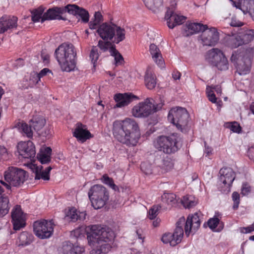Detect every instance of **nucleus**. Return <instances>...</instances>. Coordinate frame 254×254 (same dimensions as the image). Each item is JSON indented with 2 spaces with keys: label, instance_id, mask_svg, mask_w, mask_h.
Returning <instances> with one entry per match:
<instances>
[{
  "label": "nucleus",
  "instance_id": "49530a36",
  "mask_svg": "<svg viewBox=\"0 0 254 254\" xmlns=\"http://www.w3.org/2000/svg\"><path fill=\"white\" fill-rule=\"evenodd\" d=\"M102 180L103 182L105 184L108 185L113 190L115 191H119V188L114 184L113 179L110 178L107 175H104L102 177Z\"/></svg>",
  "mask_w": 254,
  "mask_h": 254
},
{
  "label": "nucleus",
  "instance_id": "0e129e2a",
  "mask_svg": "<svg viewBox=\"0 0 254 254\" xmlns=\"http://www.w3.org/2000/svg\"><path fill=\"white\" fill-rule=\"evenodd\" d=\"M186 222L185 218L184 216L181 217L176 223V227L183 228V226L185 223H186Z\"/></svg>",
  "mask_w": 254,
  "mask_h": 254
},
{
  "label": "nucleus",
  "instance_id": "bf43d9fd",
  "mask_svg": "<svg viewBox=\"0 0 254 254\" xmlns=\"http://www.w3.org/2000/svg\"><path fill=\"white\" fill-rule=\"evenodd\" d=\"M230 128L232 131L236 133L241 132L242 129V127L240 126L239 124L236 122H234L231 124Z\"/></svg>",
  "mask_w": 254,
  "mask_h": 254
},
{
  "label": "nucleus",
  "instance_id": "e2e57ef3",
  "mask_svg": "<svg viewBox=\"0 0 254 254\" xmlns=\"http://www.w3.org/2000/svg\"><path fill=\"white\" fill-rule=\"evenodd\" d=\"M244 25V23L235 19H232L230 23L231 26L232 27H241Z\"/></svg>",
  "mask_w": 254,
  "mask_h": 254
},
{
  "label": "nucleus",
  "instance_id": "aec40b11",
  "mask_svg": "<svg viewBox=\"0 0 254 254\" xmlns=\"http://www.w3.org/2000/svg\"><path fill=\"white\" fill-rule=\"evenodd\" d=\"M165 19L167 21L169 28L173 29L176 25L183 23L186 20V17L174 13L173 10L168 8L165 14Z\"/></svg>",
  "mask_w": 254,
  "mask_h": 254
},
{
  "label": "nucleus",
  "instance_id": "37998d69",
  "mask_svg": "<svg viewBox=\"0 0 254 254\" xmlns=\"http://www.w3.org/2000/svg\"><path fill=\"white\" fill-rule=\"evenodd\" d=\"M142 172L146 175H150L154 173L155 168L149 162H144L140 165Z\"/></svg>",
  "mask_w": 254,
  "mask_h": 254
},
{
  "label": "nucleus",
  "instance_id": "6ab92c4d",
  "mask_svg": "<svg viewBox=\"0 0 254 254\" xmlns=\"http://www.w3.org/2000/svg\"><path fill=\"white\" fill-rule=\"evenodd\" d=\"M66 8L68 13L75 16L77 18L80 17L82 22L86 23L89 22V14L88 11L84 8L73 4H67Z\"/></svg>",
  "mask_w": 254,
  "mask_h": 254
},
{
  "label": "nucleus",
  "instance_id": "cd10ccee",
  "mask_svg": "<svg viewBox=\"0 0 254 254\" xmlns=\"http://www.w3.org/2000/svg\"><path fill=\"white\" fill-rule=\"evenodd\" d=\"M4 191V189L0 185V217H2L6 215L10 209L9 200L8 196L4 194L2 195Z\"/></svg>",
  "mask_w": 254,
  "mask_h": 254
},
{
  "label": "nucleus",
  "instance_id": "2eb2a0df",
  "mask_svg": "<svg viewBox=\"0 0 254 254\" xmlns=\"http://www.w3.org/2000/svg\"><path fill=\"white\" fill-rule=\"evenodd\" d=\"M67 5L64 7H54L49 9L43 15L42 23L45 20L58 19L66 20V18L63 17L60 14L67 12Z\"/></svg>",
  "mask_w": 254,
  "mask_h": 254
},
{
  "label": "nucleus",
  "instance_id": "9b49d317",
  "mask_svg": "<svg viewBox=\"0 0 254 254\" xmlns=\"http://www.w3.org/2000/svg\"><path fill=\"white\" fill-rule=\"evenodd\" d=\"M231 60L237 64V71L240 75H246L250 72L251 60L245 50H237L233 52Z\"/></svg>",
  "mask_w": 254,
  "mask_h": 254
},
{
  "label": "nucleus",
  "instance_id": "c03bdc74",
  "mask_svg": "<svg viewBox=\"0 0 254 254\" xmlns=\"http://www.w3.org/2000/svg\"><path fill=\"white\" fill-rule=\"evenodd\" d=\"M163 201L169 205H173L177 202L176 195L172 193H165L162 196Z\"/></svg>",
  "mask_w": 254,
  "mask_h": 254
},
{
  "label": "nucleus",
  "instance_id": "7ed1b4c3",
  "mask_svg": "<svg viewBox=\"0 0 254 254\" xmlns=\"http://www.w3.org/2000/svg\"><path fill=\"white\" fill-rule=\"evenodd\" d=\"M76 52L74 46L64 43L55 50V56L64 71L69 72L74 69L76 64Z\"/></svg>",
  "mask_w": 254,
  "mask_h": 254
},
{
  "label": "nucleus",
  "instance_id": "39448f33",
  "mask_svg": "<svg viewBox=\"0 0 254 254\" xmlns=\"http://www.w3.org/2000/svg\"><path fill=\"white\" fill-rule=\"evenodd\" d=\"M181 137L177 133L170 136H160L154 142L155 147L166 154L174 153L181 147Z\"/></svg>",
  "mask_w": 254,
  "mask_h": 254
},
{
  "label": "nucleus",
  "instance_id": "20e7f679",
  "mask_svg": "<svg viewBox=\"0 0 254 254\" xmlns=\"http://www.w3.org/2000/svg\"><path fill=\"white\" fill-rule=\"evenodd\" d=\"M97 33L104 41H112L117 44L126 39L125 29L115 23L103 22L97 29Z\"/></svg>",
  "mask_w": 254,
  "mask_h": 254
},
{
  "label": "nucleus",
  "instance_id": "b1692460",
  "mask_svg": "<svg viewBox=\"0 0 254 254\" xmlns=\"http://www.w3.org/2000/svg\"><path fill=\"white\" fill-rule=\"evenodd\" d=\"M62 253L63 254H85V249L67 241L63 244Z\"/></svg>",
  "mask_w": 254,
  "mask_h": 254
},
{
  "label": "nucleus",
  "instance_id": "4468645a",
  "mask_svg": "<svg viewBox=\"0 0 254 254\" xmlns=\"http://www.w3.org/2000/svg\"><path fill=\"white\" fill-rule=\"evenodd\" d=\"M201 40L204 45L214 46L219 40V34L215 27H211L204 30L201 36Z\"/></svg>",
  "mask_w": 254,
  "mask_h": 254
},
{
  "label": "nucleus",
  "instance_id": "f8f14e48",
  "mask_svg": "<svg viewBox=\"0 0 254 254\" xmlns=\"http://www.w3.org/2000/svg\"><path fill=\"white\" fill-rule=\"evenodd\" d=\"M54 224L52 221H36L33 224V230L36 236L44 239L50 237L53 234Z\"/></svg>",
  "mask_w": 254,
  "mask_h": 254
},
{
  "label": "nucleus",
  "instance_id": "13d9d810",
  "mask_svg": "<svg viewBox=\"0 0 254 254\" xmlns=\"http://www.w3.org/2000/svg\"><path fill=\"white\" fill-rule=\"evenodd\" d=\"M251 190V186L247 183H244L241 189V193L243 195H248Z\"/></svg>",
  "mask_w": 254,
  "mask_h": 254
},
{
  "label": "nucleus",
  "instance_id": "3c124183",
  "mask_svg": "<svg viewBox=\"0 0 254 254\" xmlns=\"http://www.w3.org/2000/svg\"><path fill=\"white\" fill-rule=\"evenodd\" d=\"M161 207V206L159 205H153L149 210L148 217L150 219L155 218L158 214L159 211Z\"/></svg>",
  "mask_w": 254,
  "mask_h": 254
},
{
  "label": "nucleus",
  "instance_id": "393cba45",
  "mask_svg": "<svg viewBox=\"0 0 254 254\" xmlns=\"http://www.w3.org/2000/svg\"><path fill=\"white\" fill-rule=\"evenodd\" d=\"M31 169L35 174V180L43 179L44 181L50 180V172L52 169L51 166H49L44 170H42L43 167L42 166H37L36 165H32Z\"/></svg>",
  "mask_w": 254,
  "mask_h": 254
},
{
  "label": "nucleus",
  "instance_id": "6e6552de",
  "mask_svg": "<svg viewBox=\"0 0 254 254\" xmlns=\"http://www.w3.org/2000/svg\"><path fill=\"white\" fill-rule=\"evenodd\" d=\"M28 173L16 167H9L4 173V180L10 184L11 187L19 188L28 179Z\"/></svg>",
  "mask_w": 254,
  "mask_h": 254
},
{
  "label": "nucleus",
  "instance_id": "5fc2aeb1",
  "mask_svg": "<svg viewBox=\"0 0 254 254\" xmlns=\"http://www.w3.org/2000/svg\"><path fill=\"white\" fill-rule=\"evenodd\" d=\"M99 54L98 53V49L96 46H93L90 54V58L91 60L92 63L95 66V64L99 58Z\"/></svg>",
  "mask_w": 254,
  "mask_h": 254
},
{
  "label": "nucleus",
  "instance_id": "603ef678",
  "mask_svg": "<svg viewBox=\"0 0 254 254\" xmlns=\"http://www.w3.org/2000/svg\"><path fill=\"white\" fill-rule=\"evenodd\" d=\"M170 233H165L162 236L161 240L164 244L169 243L171 246H175L176 245H174L172 243L173 241H175V238Z\"/></svg>",
  "mask_w": 254,
  "mask_h": 254
},
{
  "label": "nucleus",
  "instance_id": "864d4df0",
  "mask_svg": "<svg viewBox=\"0 0 254 254\" xmlns=\"http://www.w3.org/2000/svg\"><path fill=\"white\" fill-rule=\"evenodd\" d=\"M219 224L220 220L216 216L210 218L207 221L208 226L212 230L215 229Z\"/></svg>",
  "mask_w": 254,
  "mask_h": 254
},
{
  "label": "nucleus",
  "instance_id": "de8ad7c7",
  "mask_svg": "<svg viewBox=\"0 0 254 254\" xmlns=\"http://www.w3.org/2000/svg\"><path fill=\"white\" fill-rule=\"evenodd\" d=\"M209 88H212V86H207L206 87V91L208 100L212 103H216L217 105L220 106L221 103H222L221 101H219V102L217 101V99L216 97L215 94L211 89H209Z\"/></svg>",
  "mask_w": 254,
  "mask_h": 254
},
{
  "label": "nucleus",
  "instance_id": "69168bd1",
  "mask_svg": "<svg viewBox=\"0 0 254 254\" xmlns=\"http://www.w3.org/2000/svg\"><path fill=\"white\" fill-rule=\"evenodd\" d=\"M181 74L179 71H174L172 73V77L174 80L180 79Z\"/></svg>",
  "mask_w": 254,
  "mask_h": 254
},
{
  "label": "nucleus",
  "instance_id": "a878e982",
  "mask_svg": "<svg viewBox=\"0 0 254 254\" xmlns=\"http://www.w3.org/2000/svg\"><path fill=\"white\" fill-rule=\"evenodd\" d=\"M17 18L2 17L0 18V33H3L8 29L17 27Z\"/></svg>",
  "mask_w": 254,
  "mask_h": 254
},
{
  "label": "nucleus",
  "instance_id": "6e6d98bb",
  "mask_svg": "<svg viewBox=\"0 0 254 254\" xmlns=\"http://www.w3.org/2000/svg\"><path fill=\"white\" fill-rule=\"evenodd\" d=\"M232 198L234 202L233 209L234 210H237L239 207V205L240 204V197L239 193L236 191L233 192L232 194Z\"/></svg>",
  "mask_w": 254,
  "mask_h": 254
},
{
  "label": "nucleus",
  "instance_id": "09e8293b",
  "mask_svg": "<svg viewBox=\"0 0 254 254\" xmlns=\"http://www.w3.org/2000/svg\"><path fill=\"white\" fill-rule=\"evenodd\" d=\"M110 41H104L103 40H100L98 41L97 46L103 52H106L108 49L110 50L111 46H115V45H112V43Z\"/></svg>",
  "mask_w": 254,
  "mask_h": 254
},
{
  "label": "nucleus",
  "instance_id": "f03ea898",
  "mask_svg": "<svg viewBox=\"0 0 254 254\" xmlns=\"http://www.w3.org/2000/svg\"><path fill=\"white\" fill-rule=\"evenodd\" d=\"M113 132L115 138L127 145H135L140 136L138 124L134 120L129 118L114 122Z\"/></svg>",
  "mask_w": 254,
  "mask_h": 254
},
{
  "label": "nucleus",
  "instance_id": "58836bf2",
  "mask_svg": "<svg viewBox=\"0 0 254 254\" xmlns=\"http://www.w3.org/2000/svg\"><path fill=\"white\" fill-rule=\"evenodd\" d=\"M111 56L114 57L116 66L123 65L124 64V59L122 55L116 49L115 46H111L110 49Z\"/></svg>",
  "mask_w": 254,
  "mask_h": 254
},
{
  "label": "nucleus",
  "instance_id": "5701e85b",
  "mask_svg": "<svg viewBox=\"0 0 254 254\" xmlns=\"http://www.w3.org/2000/svg\"><path fill=\"white\" fill-rule=\"evenodd\" d=\"M76 126V128L73 132V135L78 140L83 142L92 137L91 133L87 130L86 126L80 123H78Z\"/></svg>",
  "mask_w": 254,
  "mask_h": 254
},
{
  "label": "nucleus",
  "instance_id": "052dcab7",
  "mask_svg": "<svg viewBox=\"0 0 254 254\" xmlns=\"http://www.w3.org/2000/svg\"><path fill=\"white\" fill-rule=\"evenodd\" d=\"M48 72H51V71L47 68H45L41 70L38 74H36L35 77L36 80H37L36 83H38V80H40L41 77L46 75Z\"/></svg>",
  "mask_w": 254,
  "mask_h": 254
},
{
  "label": "nucleus",
  "instance_id": "c756f323",
  "mask_svg": "<svg viewBox=\"0 0 254 254\" xmlns=\"http://www.w3.org/2000/svg\"><path fill=\"white\" fill-rule=\"evenodd\" d=\"M52 149L50 147L41 148L39 153L37 154V157L42 164H48L50 162L51 158Z\"/></svg>",
  "mask_w": 254,
  "mask_h": 254
},
{
  "label": "nucleus",
  "instance_id": "f257e3e1",
  "mask_svg": "<svg viewBox=\"0 0 254 254\" xmlns=\"http://www.w3.org/2000/svg\"><path fill=\"white\" fill-rule=\"evenodd\" d=\"M86 233L89 246L95 247L90 254H106L112 248L111 244L115 238L114 231L108 226L92 225L88 227Z\"/></svg>",
  "mask_w": 254,
  "mask_h": 254
},
{
  "label": "nucleus",
  "instance_id": "7c9ffc66",
  "mask_svg": "<svg viewBox=\"0 0 254 254\" xmlns=\"http://www.w3.org/2000/svg\"><path fill=\"white\" fill-rule=\"evenodd\" d=\"M145 6L153 12L160 11L163 7V0H144Z\"/></svg>",
  "mask_w": 254,
  "mask_h": 254
},
{
  "label": "nucleus",
  "instance_id": "f3484780",
  "mask_svg": "<svg viewBox=\"0 0 254 254\" xmlns=\"http://www.w3.org/2000/svg\"><path fill=\"white\" fill-rule=\"evenodd\" d=\"M11 218L14 230H19L25 226V217L20 205H16L12 209Z\"/></svg>",
  "mask_w": 254,
  "mask_h": 254
},
{
  "label": "nucleus",
  "instance_id": "680f3d73",
  "mask_svg": "<svg viewBox=\"0 0 254 254\" xmlns=\"http://www.w3.org/2000/svg\"><path fill=\"white\" fill-rule=\"evenodd\" d=\"M254 231V222L250 226L243 227L241 232L244 233H250Z\"/></svg>",
  "mask_w": 254,
  "mask_h": 254
},
{
  "label": "nucleus",
  "instance_id": "dca6fc26",
  "mask_svg": "<svg viewBox=\"0 0 254 254\" xmlns=\"http://www.w3.org/2000/svg\"><path fill=\"white\" fill-rule=\"evenodd\" d=\"M17 150L19 155L24 158H34L36 155L35 146L30 140L19 142L17 145Z\"/></svg>",
  "mask_w": 254,
  "mask_h": 254
},
{
  "label": "nucleus",
  "instance_id": "423d86ee",
  "mask_svg": "<svg viewBox=\"0 0 254 254\" xmlns=\"http://www.w3.org/2000/svg\"><path fill=\"white\" fill-rule=\"evenodd\" d=\"M159 99L160 102L156 103L155 105L152 98H147L144 102L139 103L132 108L133 116L137 118L147 117L152 113L160 110L164 105V101L161 97Z\"/></svg>",
  "mask_w": 254,
  "mask_h": 254
},
{
  "label": "nucleus",
  "instance_id": "ddd939ff",
  "mask_svg": "<svg viewBox=\"0 0 254 254\" xmlns=\"http://www.w3.org/2000/svg\"><path fill=\"white\" fill-rule=\"evenodd\" d=\"M220 174V181L222 183L226 189L224 192H228L230 191V188L235 179V173L229 167H223L219 171Z\"/></svg>",
  "mask_w": 254,
  "mask_h": 254
},
{
  "label": "nucleus",
  "instance_id": "412c9836",
  "mask_svg": "<svg viewBox=\"0 0 254 254\" xmlns=\"http://www.w3.org/2000/svg\"><path fill=\"white\" fill-rule=\"evenodd\" d=\"M208 28L207 25H203L199 23H186L183 27V34L185 37H189L193 34L203 32L204 30Z\"/></svg>",
  "mask_w": 254,
  "mask_h": 254
},
{
  "label": "nucleus",
  "instance_id": "72a5a7b5",
  "mask_svg": "<svg viewBox=\"0 0 254 254\" xmlns=\"http://www.w3.org/2000/svg\"><path fill=\"white\" fill-rule=\"evenodd\" d=\"M46 122V120L43 117H36L30 120L31 127L38 133L45 125Z\"/></svg>",
  "mask_w": 254,
  "mask_h": 254
},
{
  "label": "nucleus",
  "instance_id": "c9c22d12",
  "mask_svg": "<svg viewBox=\"0 0 254 254\" xmlns=\"http://www.w3.org/2000/svg\"><path fill=\"white\" fill-rule=\"evenodd\" d=\"M144 81L145 85L148 89H153L156 85V76L151 72L147 71L144 77Z\"/></svg>",
  "mask_w": 254,
  "mask_h": 254
},
{
  "label": "nucleus",
  "instance_id": "4c0bfd02",
  "mask_svg": "<svg viewBox=\"0 0 254 254\" xmlns=\"http://www.w3.org/2000/svg\"><path fill=\"white\" fill-rule=\"evenodd\" d=\"M65 218L72 222H75L78 220H83L85 218V214L83 213L78 214L76 210L72 208L68 211L66 214Z\"/></svg>",
  "mask_w": 254,
  "mask_h": 254
},
{
  "label": "nucleus",
  "instance_id": "bb28decb",
  "mask_svg": "<svg viewBox=\"0 0 254 254\" xmlns=\"http://www.w3.org/2000/svg\"><path fill=\"white\" fill-rule=\"evenodd\" d=\"M224 32L226 34V36L224 38V43L227 46L234 49L242 45V41L241 37L239 35H235L232 32L230 33H226L225 31Z\"/></svg>",
  "mask_w": 254,
  "mask_h": 254
},
{
  "label": "nucleus",
  "instance_id": "f704fd0d",
  "mask_svg": "<svg viewBox=\"0 0 254 254\" xmlns=\"http://www.w3.org/2000/svg\"><path fill=\"white\" fill-rule=\"evenodd\" d=\"M103 21V17L100 11L95 12L94 17L89 22V27L90 29H97L99 25Z\"/></svg>",
  "mask_w": 254,
  "mask_h": 254
},
{
  "label": "nucleus",
  "instance_id": "e433bc0d",
  "mask_svg": "<svg viewBox=\"0 0 254 254\" xmlns=\"http://www.w3.org/2000/svg\"><path fill=\"white\" fill-rule=\"evenodd\" d=\"M33 238L32 234L26 231L22 232L18 237L19 245L25 246L30 245L33 241Z\"/></svg>",
  "mask_w": 254,
  "mask_h": 254
},
{
  "label": "nucleus",
  "instance_id": "a18cd8bd",
  "mask_svg": "<svg viewBox=\"0 0 254 254\" xmlns=\"http://www.w3.org/2000/svg\"><path fill=\"white\" fill-rule=\"evenodd\" d=\"M162 162L161 167L165 170H169L174 166V163L172 158L168 156L163 158Z\"/></svg>",
  "mask_w": 254,
  "mask_h": 254
},
{
  "label": "nucleus",
  "instance_id": "0eeeda50",
  "mask_svg": "<svg viewBox=\"0 0 254 254\" xmlns=\"http://www.w3.org/2000/svg\"><path fill=\"white\" fill-rule=\"evenodd\" d=\"M168 120L182 132L187 131L189 121V114L185 108L172 109L168 116Z\"/></svg>",
  "mask_w": 254,
  "mask_h": 254
},
{
  "label": "nucleus",
  "instance_id": "8fccbe9b",
  "mask_svg": "<svg viewBox=\"0 0 254 254\" xmlns=\"http://www.w3.org/2000/svg\"><path fill=\"white\" fill-rule=\"evenodd\" d=\"M182 203L186 208H190L195 206L197 202L196 201L191 200V197L184 196L182 200Z\"/></svg>",
  "mask_w": 254,
  "mask_h": 254
},
{
  "label": "nucleus",
  "instance_id": "4d7b16f0",
  "mask_svg": "<svg viewBox=\"0 0 254 254\" xmlns=\"http://www.w3.org/2000/svg\"><path fill=\"white\" fill-rule=\"evenodd\" d=\"M51 128L50 127H47L43 130L42 129L39 131L38 134L43 137H50L51 136Z\"/></svg>",
  "mask_w": 254,
  "mask_h": 254
},
{
  "label": "nucleus",
  "instance_id": "9d476101",
  "mask_svg": "<svg viewBox=\"0 0 254 254\" xmlns=\"http://www.w3.org/2000/svg\"><path fill=\"white\" fill-rule=\"evenodd\" d=\"M205 60L218 70H226L228 69V62L223 53L217 48L208 51L205 56Z\"/></svg>",
  "mask_w": 254,
  "mask_h": 254
},
{
  "label": "nucleus",
  "instance_id": "338daca9",
  "mask_svg": "<svg viewBox=\"0 0 254 254\" xmlns=\"http://www.w3.org/2000/svg\"><path fill=\"white\" fill-rule=\"evenodd\" d=\"M0 183L1 184H2L3 186H4L7 190H10L11 189V186L10 184L7 183V182L6 183L2 180H0Z\"/></svg>",
  "mask_w": 254,
  "mask_h": 254
},
{
  "label": "nucleus",
  "instance_id": "a19ab883",
  "mask_svg": "<svg viewBox=\"0 0 254 254\" xmlns=\"http://www.w3.org/2000/svg\"><path fill=\"white\" fill-rule=\"evenodd\" d=\"M16 127H18V129L24 133L27 137L29 138L32 137L33 131L31 129L32 127H31V124L29 126L25 123H18Z\"/></svg>",
  "mask_w": 254,
  "mask_h": 254
},
{
  "label": "nucleus",
  "instance_id": "a211bd4d",
  "mask_svg": "<svg viewBox=\"0 0 254 254\" xmlns=\"http://www.w3.org/2000/svg\"><path fill=\"white\" fill-rule=\"evenodd\" d=\"M116 102L114 108H122L127 106L132 101L138 100V97L131 93H118L114 96Z\"/></svg>",
  "mask_w": 254,
  "mask_h": 254
},
{
  "label": "nucleus",
  "instance_id": "ea45409f",
  "mask_svg": "<svg viewBox=\"0 0 254 254\" xmlns=\"http://www.w3.org/2000/svg\"><path fill=\"white\" fill-rule=\"evenodd\" d=\"M44 8L43 6H40L38 8L33 10L31 12V19L34 22H38L40 20L42 22V19L44 14Z\"/></svg>",
  "mask_w": 254,
  "mask_h": 254
},
{
  "label": "nucleus",
  "instance_id": "774afa93",
  "mask_svg": "<svg viewBox=\"0 0 254 254\" xmlns=\"http://www.w3.org/2000/svg\"><path fill=\"white\" fill-rule=\"evenodd\" d=\"M211 88H213L215 90V91L217 93H220L221 94L222 92V90L221 88V87L219 85H216L214 86L213 87H212Z\"/></svg>",
  "mask_w": 254,
  "mask_h": 254
},
{
  "label": "nucleus",
  "instance_id": "c85d7f7f",
  "mask_svg": "<svg viewBox=\"0 0 254 254\" xmlns=\"http://www.w3.org/2000/svg\"><path fill=\"white\" fill-rule=\"evenodd\" d=\"M149 52L154 61L159 66H162L164 64L162 55L159 49L154 44H150Z\"/></svg>",
  "mask_w": 254,
  "mask_h": 254
},
{
  "label": "nucleus",
  "instance_id": "4be33fe9",
  "mask_svg": "<svg viewBox=\"0 0 254 254\" xmlns=\"http://www.w3.org/2000/svg\"><path fill=\"white\" fill-rule=\"evenodd\" d=\"M200 220L197 213L193 215H189L187 218L185 226V231L186 235H190V231L193 230L196 231L200 227Z\"/></svg>",
  "mask_w": 254,
  "mask_h": 254
},
{
  "label": "nucleus",
  "instance_id": "1a4fd4ad",
  "mask_svg": "<svg viewBox=\"0 0 254 254\" xmlns=\"http://www.w3.org/2000/svg\"><path fill=\"white\" fill-rule=\"evenodd\" d=\"M88 196L92 206L95 209H98L105 205L109 199V193L104 186L96 185L89 190Z\"/></svg>",
  "mask_w": 254,
  "mask_h": 254
},
{
  "label": "nucleus",
  "instance_id": "2f4dec72",
  "mask_svg": "<svg viewBox=\"0 0 254 254\" xmlns=\"http://www.w3.org/2000/svg\"><path fill=\"white\" fill-rule=\"evenodd\" d=\"M238 34L241 37L242 45L248 44L253 40L254 37V32L252 30L241 29Z\"/></svg>",
  "mask_w": 254,
  "mask_h": 254
},
{
  "label": "nucleus",
  "instance_id": "473e14b6",
  "mask_svg": "<svg viewBox=\"0 0 254 254\" xmlns=\"http://www.w3.org/2000/svg\"><path fill=\"white\" fill-rule=\"evenodd\" d=\"M239 9L249 12L254 18V0H241Z\"/></svg>",
  "mask_w": 254,
  "mask_h": 254
},
{
  "label": "nucleus",
  "instance_id": "79ce46f5",
  "mask_svg": "<svg viewBox=\"0 0 254 254\" xmlns=\"http://www.w3.org/2000/svg\"><path fill=\"white\" fill-rule=\"evenodd\" d=\"M174 235L173 237L175 238V241L172 242V244L174 245H177L180 243L184 235V230L182 227H176L174 233L172 234Z\"/></svg>",
  "mask_w": 254,
  "mask_h": 254
}]
</instances>
